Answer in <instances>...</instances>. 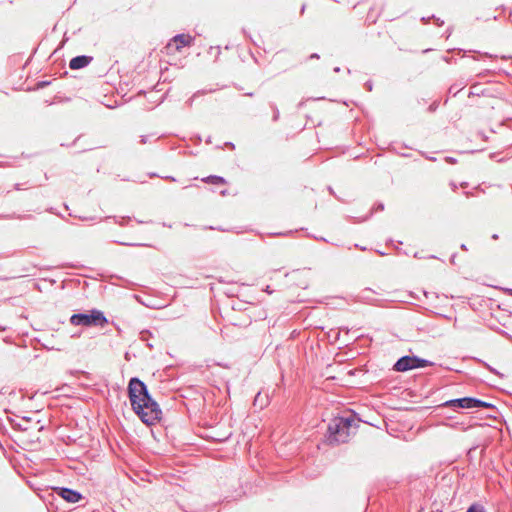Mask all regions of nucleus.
Masks as SVG:
<instances>
[{
    "label": "nucleus",
    "mask_w": 512,
    "mask_h": 512,
    "mask_svg": "<svg viewBox=\"0 0 512 512\" xmlns=\"http://www.w3.org/2000/svg\"><path fill=\"white\" fill-rule=\"evenodd\" d=\"M127 396L133 412L142 423L152 426L161 420L162 410L150 394L146 383L140 378H130L127 385Z\"/></svg>",
    "instance_id": "nucleus-1"
},
{
    "label": "nucleus",
    "mask_w": 512,
    "mask_h": 512,
    "mask_svg": "<svg viewBox=\"0 0 512 512\" xmlns=\"http://www.w3.org/2000/svg\"><path fill=\"white\" fill-rule=\"evenodd\" d=\"M357 428L358 424L352 415L334 417L327 426L326 443L331 446L346 443Z\"/></svg>",
    "instance_id": "nucleus-2"
},
{
    "label": "nucleus",
    "mask_w": 512,
    "mask_h": 512,
    "mask_svg": "<svg viewBox=\"0 0 512 512\" xmlns=\"http://www.w3.org/2000/svg\"><path fill=\"white\" fill-rule=\"evenodd\" d=\"M70 323L74 326L83 327H105L109 321L104 312L93 308L89 311L74 313L69 319Z\"/></svg>",
    "instance_id": "nucleus-3"
},
{
    "label": "nucleus",
    "mask_w": 512,
    "mask_h": 512,
    "mask_svg": "<svg viewBox=\"0 0 512 512\" xmlns=\"http://www.w3.org/2000/svg\"><path fill=\"white\" fill-rule=\"evenodd\" d=\"M434 366V362L421 358L417 355H404L394 363L392 370L395 372H408L413 369Z\"/></svg>",
    "instance_id": "nucleus-4"
},
{
    "label": "nucleus",
    "mask_w": 512,
    "mask_h": 512,
    "mask_svg": "<svg viewBox=\"0 0 512 512\" xmlns=\"http://www.w3.org/2000/svg\"><path fill=\"white\" fill-rule=\"evenodd\" d=\"M477 406H485L483 400L472 396H465L447 400L440 404L438 407L450 408L455 412H460L461 410L477 409Z\"/></svg>",
    "instance_id": "nucleus-5"
},
{
    "label": "nucleus",
    "mask_w": 512,
    "mask_h": 512,
    "mask_svg": "<svg viewBox=\"0 0 512 512\" xmlns=\"http://www.w3.org/2000/svg\"><path fill=\"white\" fill-rule=\"evenodd\" d=\"M195 38L189 34L179 33L173 36L168 44L166 50L168 52L176 51L180 52L184 47H190L194 44Z\"/></svg>",
    "instance_id": "nucleus-6"
},
{
    "label": "nucleus",
    "mask_w": 512,
    "mask_h": 512,
    "mask_svg": "<svg viewBox=\"0 0 512 512\" xmlns=\"http://www.w3.org/2000/svg\"><path fill=\"white\" fill-rule=\"evenodd\" d=\"M54 492L68 503H78L84 498L79 491L68 487H55Z\"/></svg>",
    "instance_id": "nucleus-7"
},
{
    "label": "nucleus",
    "mask_w": 512,
    "mask_h": 512,
    "mask_svg": "<svg viewBox=\"0 0 512 512\" xmlns=\"http://www.w3.org/2000/svg\"><path fill=\"white\" fill-rule=\"evenodd\" d=\"M93 60L92 56L89 55H77L73 57L69 62V68L71 70H79L87 67Z\"/></svg>",
    "instance_id": "nucleus-8"
},
{
    "label": "nucleus",
    "mask_w": 512,
    "mask_h": 512,
    "mask_svg": "<svg viewBox=\"0 0 512 512\" xmlns=\"http://www.w3.org/2000/svg\"><path fill=\"white\" fill-rule=\"evenodd\" d=\"M384 208H385V206H384L383 202H376L373 205V207L371 208L369 214H367L366 216H364V217H351V216H348V219L351 220L354 223H363V222H366L368 219H370V217L374 213L383 211Z\"/></svg>",
    "instance_id": "nucleus-9"
},
{
    "label": "nucleus",
    "mask_w": 512,
    "mask_h": 512,
    "mask_svg": "<svg viewBox=\"0 0 512 512\" xmlns=\"http://www.w3.org/2000/svg\"><path fill=\"white\" fill-rule=\"evenodd\" d=\"M8 421L10 422L13 429L17 431H28L30 429L29 424L31 423L30 417H22L20 421H17L14 418L8 417Z\"/></svg>",
    "instance_id": "nucleus-10"
},
{
    "label": "nucleus",
    "mask_w": 512,
    "mask_h": 512,
    "mask_svg": "<svg viewBox=\"0 0 512 512\" xmlns=\"http://www.w3.org/2000/svg\"><path fill=\"white\" fill-rule=\"evenodd\" d=\"M473 96H478V97L479 96H491V93L487 89L481 88L480 83H474L471 85L470 91L468 94V97H473Z\"/></svg>",
    "instance_id": "nucleus-11"
},
{
    "label": "nucleus",
    "mask_w": 512,
    "mask_h": 512,
    "mask_svg": "<svg viewBox=\"0 0 512 512\" xmlns=\"http://www.w3.org/2000/svg\"><path fill=\"white\" fill-rule=\"evenodd\" d=\"M204 183L213 184V185H224L227 183L226 179L222 176L218 175H209L207 177L202 178Z\"/></svg>",
    "instance_id": "nucleus-12"
},
{
    "label": "nucleus",
    "mask_w": 512,
    "mask_h": 512,
    "mask_svg": "<svg viewBox=\"0 0 512 512\" xmlns=\"http://www.w3.org/2000/svg\"><path fill=\"white\" fill-rule=\"evenodd\" d=\"M483 403L485 404V406H477V410L479 409H487L489 410L491 413L487 414V417L488 418H492V419H497V413H498V409L497 407L490 403V402H486L483 400Z\"/></svg>",
    "instance_id": "nucleus-13"
},
{
    "label": "nucleus",
    "mask_w": 512,
    "mask_h": 512,
    "mask_svg": "<svg viewBox=\"0 0 512 512\" xmlns=\"http://www.w3.org/2000/svg\"><path fill=\"white\" fill-rule=\"evenodd\" d=\"M465 86L466 81H464L463 79L459 80L449 87L448 93L453 96H456L460 91H462L465 88Z\"/></svg>",
    "instance_id": "nucleus-14"
},
{
    "label": "nucleus",
    "mask_w": 512,
    "mask_h": 512,
    "mask_svg": "<svg viewBox=\"0 0 512 512\" xmlns=\"http://www.w3.org/2000/svg\"><path fill=\"white\" fill-rule=\"evenodd\" d=\"M212 92H214V90H213V89H209V90L201 89V90H198V91H196V92H195V93H194V94H193V95H192V96H191V97H190V98L185 102V104H186V106H187V107H189V108H190V107H192V106H193L194 101H195L198 97L203 96V95H206L207 93H212Z\"/></svg>",
    "instance_id": "nucleus-15"
},
{
    "label": "nucleus",
    "mask_w": 512,
    "mask_h": 512,
    "mask_svg": "<svg viewBox=\"0 0 512 512\" xmlns=\"http://www.w3.org/2000/svg\"><path fill=\"white\" fill-rule=\"evenodd\" d=\"M267 404H268L267 395L262 396L261 392H258L254 398L253 405L255 407H259L260 409H263Z\"/></svg>",
    "instance_id": "nucleus-16"
},
{
    "label": "nucleus",
    "mask_w": 512,
    "mask_h": 512,
    "mask_svg": "<svg viewBox=\"0 0 512 512\" xmlns=\"http://www.w3.org/2000/svg\"><path fill=\"white\" fill-rule=\"evenodd\" d=\"M153 338V334L151 331L149 330H142L139 334V339L142 341V342H146V345L147 347H149L150 349L153 348V344L150 343V339Z\"/></svg>",
    "instance_id": "nucleus-17"
},
{
    "label": "nucleus",
    "mask_w": 512,
    "mask_h": 512,
    "mask_svg": "<svg viewBox=\"0 0 512 512\" xmlns=\"http://www.w3.org/2000/svg\"><path fill=\"white\" fill-rule=\"evenodd\" d=\"M466 512H486V510L482 504L473 503L467 508Z\"/></svg>",
    "instance_id": "nucleus-18"
},
{
    "label": "nucleus",
    "mask_w": 512,
    "mask_h": 512,
    "mask_svg": "<svg viewBox=\"0 0 512 512\" xmlns=\"http://www.w3.org/2000/svg\"><path fill=\"white\" fill-rule=\"evenodd\" d=\"M270 107H271V109H272V111H273L272 120H273L274 122H276V121H278V120H279L280 112H279V110H278V108H277L276 104H274V103H270Z\"/></svg>",
    "instance_id": "nucleus-19"
},
{
    "label": "nucleus",
    "mask_w": 512,
    "mask_h": 512,
    "mask_svg": "<svg viewBox=\"0 0 512 512\" xmlns=\"http://www.w3.org/2000/svg\"><path fill=\"white\" fill-rule=\"evenodd\" d=\"M484 367L489 370L490 372L494 373L495 375L497 376H500V377H503V374L500 373L498 370H496L495 368H493L492 366H490L488 363L486 362H482Z\"/></svg>",
    "instance_id": "nucleus-20"
},
{
    "label": "nucleus",
    "mask_w": 512,
    "mask_h": 512,
    "mask_svg": "<svg viewBox=\"0 0 512 512\" xmlns=\"http://www.w3.org/2000/svg\"><path fill=\"white\" fill-rule=\"evenodd\" d=\"M50 83H51V82H50V81H48V80H41V81H39V82L36 84V88H37V89H43V88H45V87L49 86V85H50Z\"/></svg>",
    "instance_id": "nucleus-21"
},
{
    "label": "nucleus",
    "mask_w": 512,
    "mask_h": 512,
    "mask_svg": "<svg viewBox=\"0 0 512 512\" xmlns=\"http://www.w3.org/2000/svg\"><path fill=\"white\" fill-rule=\"evenodd\" d=\"M438 105H439L438 101H434V102H432V103L429 105V107H428V111H429V112H431V113H432V112H435V111L437 110V108H438Z\"/></svg>",
    "instance_id": "nucleus-22"
},
{
    "label": "nucleus",
    "mask_w": 512,
    "mask_h": 512,
    "mask_svg": "<svg viewBox=\"0 0 512 512\" xmlns=\"http://www.w3.org/2000/svg\"><path fill=\"white\" fill-rule=\"evenodd\" d=\"M492 74H494V72H493V71L486 69V70H484V71L480 72L477 76H478L479 78H484L485 76H487V75H492Z\"/></svg>",
    "instance_id": "nucleus-23"
},
{
    "label": "nucleus",
    "mask_w": 512,
    "mask_h": 512,
    "mask_svg": "<svg viewBox=\"0 0 512 512\" xmlns=\"http://www.w3.org/2000/svg\"><path fill=\"white\" fill-rule=\"evenodd\" d=\"M364 87L367 91L371 92L373 90V82L371 80L366 81Z\"/></svg>",
    "instance_id": "nucleus-24"
},
{
    "label": "nucleus",
    "mask_w": 512,
    "mask_h": 512,
    "mask_svg": "<svg viewBox=\"0 0 512 512\" xmlns=\"http://www.w3.org/2000/svg\"><path fill=\"white\" fill-rule=\"evenodd\" d=\"M477 135L479 137H481V139L485 142H487L489 140V137L483 132V131H478L477 132Z\"/></svg>",
    "instance_id": "nucleus-25"
},
{
    "label": "nucleus",
    "mask_w": 512,
    "mask_h": 512,
    "mask_svg": "<svg viewBox=\"0 0 512 512\" xmlns=\"http://www.w3.org/2000/svg\"><path fill=\"white\" fill-rule=\"evenodd\" d=\"M432 18L434 19L435 24H436L437 26H442V25L444 24V21H443V20H441L440 18H437L435 15H432Z\"/></svg>",
    "instance_id": "nucleus-26"
},
{
    "label": "nucleus",
    "mask_w": 512,
    "mask_h": 512,
    "mask_svg": "<svg viewBox=\"0 0 512 512\" xmlns=\"http://www.w3.org/2000/svg\"><path fill=\"white\" fill-rule=\"evenodd\" d=\"M130 220H131V218L129 216L128 217H123L122 221L119 222V225L120 226H125Z\"/></svg>",
    "instance_id": "nucleus-27"
},
{
    "label": "nucleus",
    "mask_w": 512,
    "mask_h": 512,
    "mask_svg": "<svg viewBox=\"0 0 512 512\" xmlns=\"http://www.w3.org/2000/svg\"><path fill=\"white\" fill-rule=\"evenodd\" d=\"M445 161L449 164H455L457 162L455 158L449 156L445 157Z\"/></svg>",
    "instance_id": "nucleus-28"
},
{
    "label": "nucleus",
    "mask_w": 512,
    "mask_h": 512,
    "mask_svg": "<svg viewBox=\"0 0 512 512\" xmlns=\"http://www.w3.org/2000/svg\"><path fill=\"white\" fill-rule=\"evenodd\" d=\"M372 8L368 12L367 20H369L371 23H375L376 19L372 18Z\"/></svg>",
    "instance_id": "nucleus-29"
},
{
    "label": "nucleus",
    "mask_w": 512,
    "mask_h": 512,
    "mask_svg": "<svg viewBox=\"0 0 512 512\" xmlns=\"http://www.w3.org/2000/svg\"><path fill=\"white\" fill-rule=\"evenodd\" d=\"M148 138L149 136L148 135H142L140 136V143L141 144H146L148 142Z\"/></svg>",
    "instance_id": "nucleus-30"
},
{
    "label": "nucleus",
    "mask_w": 512,
    "mask_h": 512,
    "mask_svg": "<svg viewBox=\"0 0 512 512\" xmlns=\"http://www.w3.org/2000/svg\"><path fill=\"white\" fill-rule=\"evenodd\" d=\"M224 145H225V147H227V148H229V149H231V150H234V149H235V145H234V143H233V142L227 141V142H225V144H224Z\"/></svg>",
    "instance_id": "nucleus-31"
},
{
    "label": "nucleus",
    "mask_w": 512,
    "mask_h": 512,
    "mask_svg": "<svg viewBox=\"0 0 512 512\" xmlns=\"http://www.w3.org/2000/svg\"><path fill=\"white\" fill-rule=\"evenodd\" d=\"M421 154H422V155H423L427 160H429V161H433V162H434V161H436V160H437V158H436V157L428 156V155H426L424 152H422Z\"/></svg>",
    "instance_id": "nucleus-32"
},
{
    "label": "nucleus",
    "mask_w": 512,
    "mask_h": 512,
    "mask_svg": "<svg viewBox=\"0 0 512 512\" xmlns=\"http://www.w3.org/2000/svg\"><path fill=\"white\" fill-rule=\"evenodd\" d=\"M162 178L170 182H176V178L173 176H163Z\"/></svg>",
    "instance_id": "nucleus-33"
},
{
    "label": "nucleus",
    "mask_w": 512,
    "mask_h": 512,
    "mask_svg": "<svg viewBox=\"0 0 512 512\" xmlns=\"http://www.w3.org/2000/svg\"><path fill=\"white\" fill-rule=\"evenodd\" d=\"M320 58V55L318 53H312L310 56H309V59H319Z\"/></svg>",
    "instance_id": "nucleus-34"
},
{
    "label": "nucleus",
    "mask_w": 512,
    "mask_h": 512,
    "mask_svg": "<svg viewBox=\"0 0 512 512\" xmlns=\"http://www.w3.org/2000/svg\"><path fill=\"white\" fill-rule=\"evenodd\" d=\"M452 51H457L458 53H463V56L466 54V51L461 48H454Z\"/></svg>",
    "instance_id": "nucleus-35"
},
{
    "label": "nucleus",
    "mask_w": 512,
    "mask_h": 512,
    "mask_svg": "<svg viewBox=\"0 0 512 512\" xmlns=\"http://www.w3.org/2000/svg\"><path fill=\"white\" fill-rule=\"evenodd\" d=\"M443 60L447 63H451L453 61V58L445 56L443 57Z\"/></svg>",
    "instance_id": "nucleus-36"
},
{
    "label": "nucleus",
    "mask_w": 512,
    "mask_h": 512,
    "mask_svg": "<svg viewBox=\"0 0 512 512\" xmlns=\"http://www.w3.org/2000/svg\"><path fill=\"white\" fill-rule=\"evenodd\" d=\"M242 32L244 33V35H245L247 38H249V40H251V41H252V37H251V35H250V34H248V33H247V31H246L245 29H242Z\"/></svg>",
    "instance_id": "nucleus-37"
},
{
    "label": "nucleus",
    "mask_w": 512,
    "mask_h": 512,
    "mask_svg": "<svg viewBox=\"0 0 512 512\" xmlns=\"http://www.w3.org/2000/svg\"><path fill=\"white\" fill-rule=\"evenodd\" d=\"M148 176H149L150 178L160 177L157 173H154V172L149 173V174H148Z\"/></svg>",
    "instance_id": "nucleus-38"
},
{
    "label": "nucleus",
    "mask_w": 512,
    "mask_h": 512,
    "mask_svg": "<svg viewBox=\"0 0 512 512\" xmlns=\"http://www.w3.org/2000/svg\"><path fill=\"white\" fill-rule=\"evenodd\" d=\"M501 58L504 60L510 59L511 60L510 67H512V56H502Z\"/></svg>",
    "instance_id": "nucleus-39"
},
{
    "label": "nucleus",
    "mask_w": 512,
    "mask_h": 512,
    "mask_svg": "<svg viewBox=\"0 0 512 512\" xmlns=\"http://www.w3.org/2000/svg\"><path fill=\"white\" fill-rule=\"evenodd\" d=\"M485 148H481V149H476V150H470L469 153H476V152H481V151H484Z\"/></svg>",
    "instance_id": "nucleus-40"
},
{
    "label": "nucleus",
    "mask_w": 512,
    "mask_h": 512,
    "mask_svg": "<svg viewBox=\"0 0 512 512\" xmlns=\"http://www.w3.org/2000/svg\"><path fill=\"white\" fill-rule=\"evenodd\" d=\"M328 191H329V193H330L331 195H333V196H335V197H336L335 192H334V190L332 189V187H330V186H329V187H328Z\"/></svg>",
    "instance_id": "nucleus-41"
},
{
    "label": "nucleus",
    "mask_w": 512,
    "mask_h": 512,
    "mask_svg": "<svg viewBox=\"0 0 512 512\" xmlns=\"http://www.w3.org/2000/svg\"><path fill=\"white\" fill-rule=\"evenodd\" d=\"M501 333L505 335L507 338L512 339V337L504 330H501Z\"/></svg>",
    "instance_id": "nucleus-42"
},
{
    "label": "nucleus",
    "mask_w": 512,
    "mask_h": 512,
    "mask_svg": "<svg viewBox=\"0 0 512 512\" xmlns=\"http://www.w3.org/2000/svg\"><path fill=\"white\" fill-rule=\"evenodd\" d=\"M477 449V446L471 447L468 451V455H470L473 451Z\"/></svg>",
    "instance_id": "nucleus-43"
},
{
    "label": "nucleus",
    "mask_w": 512,
    "mask_h": 512,
    "mask_svg": "<svg viewBox=\"0 0 512 512\" xmlns=\"http://www.w3.org/2000/svg\"><path fill=\"white\" fill-rule=\"evenodd\" d=\"M491 238H492L493 240H498V239H499V235L495 233V234H493V235L491 236Z\"/></svg>",
    "instance_id": "nucleus-44"
},
{
    "label": "nucleus",
    "mask_w": 512,
    "mask_h": 512,
    "mask_svg": "<svg viewBox=\"0 0 512 512\" xmlns=\"http://www.w3.org/2000/svg\"><path fill=\"white\" fill-rule=\"evenodd\" d=\"M460 248H461L463 251H467V250H468V248H467V246H466L465 244H461V245H460Z\"/></svg>",
    "instance_id": "nucleus-45"
},
{
    "label": "nucleus",
    "mask_w": 512,
    "mask_h": 512,
    "mask_svg": "<svg viewBox=\"0 0 512 512\" xmlns=\"http://www.w3.org/2000/svg\"><path fill=\"white\" fill-rule=\"evenodd\" d=\"M429 19H430L429 17H428V18L423 17V18L421 19V21H422L424 24H426V23H428Z\"/></svg>",
    "instance_id": "nucleus-46"
},
{
    "label": "nucleus",
    "mask_w": 512,
    "mask_h": 512,
    "mask_svg": "<svg viewBox=\"0 0 512 512\" xmlns=\"http://www.w3.org/2000/svg\"><path fill=\"white\" fill-rule=\"evenodd\" d=\"M81 220H93V217H80Z\"/></svg>",
    "instance_id": "nucleus-47"
},
{
    "label": "nucleus",
    "mask_w": 512,
    "mask_h": 512,
    "mask_svg": "<svg viewBox=\"0 0 512 512\" xmlns=\"http://www.w3.org/2000/svg\"><path fill=\"white\" fill-rule=\"evenodd\" d=\"M376 252H377L379 255H381V256H385V255H386V253H385V252L380 251V250H377Z\"/></svg>",
    "instance_id": "nucleus-48"
},
{
    "label": "nucleus",
    "mask_w": 512,
    "mask_h": 512,
    "mask_svg": "<svg viewBox=\"0 0 512 512\" xmlns=\"http://www.w3.org/2000/svg\"><path fill=\"white\" fill-rule=\"evenodd\" d=\"M245 96H248V97H253L254 96V93L253 92H248L245 94Z\"/></svg>",
    "instance_id": "nucleus-49"
},
{
    "label": "nucleus",
    "mask_w": 512,
    "mask_h": 512,
    "mask_svg": "<svg viewBox=\"0 0 512 512\" xmlns=\"http://www.w3.org/2000/svg\"><path fill=\"white\" fill-rule=\"evenodd\" d=\"M455 257H456V254H453V255L451 256L450 261H451L452 263H454V261H455Z\"/></svg>",
    "instance_id": "nucleus-50"
},
{
    "label": "nucleus",
    "mask_w": 512,
    "mask_h": 512,
    "mask_svg": "<svg viewBox=\"0 0 512 512\" xmlns=\"http://www.w3.org/2000/svg\"><path fill=\"white\" fill-rule=\"evenodd\" d=\"M483 56H486V57H491V58H492V57H495L494 55H492V54H489V53H484V54H483Z\"/></svg>",
    "instance_id": "nucleus-51"
},
{
    "label": "nucleus",
    "mask_w": 512,
    "mask_h": 512,
    "mask_svg": "<svg viewBox=\"0 0 512 512\" xmlns=\"http://www.w3.org/2000/svg\"><path fill=\"white\" fill-rule=\"evenodd\" d=\"M355 247L361 249V250H366V247H363V246H359L358 244L355 245Z\"/></svg>",
    "instance_id": "nucleus-52"
},
{
    "label": "nucleus",
    "mask_w": 512,
    "mask_h": 512,
    "mask_svg": "<svg viewBox=\"0 0 512 512\" xmlns=\"http://www.w3.org/2000/svg\"><path fill=\"white\" fill-rule=\"evenodd\" d=\"M446 35H447V37H449L451 35V29L450 28L447 29Z\"/></svg>",
    "instance_id": "nucleus-53"
},
{
    "label": "nucleus",
    "mask_w": 512,
    "mask_h": 512,
    "mask_svg": "<svg viewBox=\"0 0 512 512\" xmlns=\"http://www.w3.org/2000/svg\"><path fill=\"white\" fill-rule=\"evenodd\" d=\"M446 35H447V37H449L451 35V29L450 28L447 29Z\"/></svg>",
    "instance_id": "nucleus-54"
},
{
    "label": "nucleus",
    "mask_w": 512,
    "mask_h": 512,
    "mask_svg": "<svg viewBox=\"0 0 512 512\" xmlns=\"http://www.w3.org/2000/svg\"><path fill=\"white\" fill-rule=\"evenodd\" d=\"M333 70H334V72L338 73V72H340V67L337 66Z\"/></svg>",
    "instance_id": "nucleus-55"
},
{
    "label": "nucleus",
    "mask_w": 512,
    "mask_h": 512,
    "mask_svg": "<svg viewBox=\"0 0 512 512\" xmlns=\"http://www.w3.org/2000/svg\"><path fill=\"white\" fill-rule=\"evenodd\" d=\"M506 291L508 292V294H509V295H511V296H512V289H511V288L506 289Z\"/></svg>",
    "instance_id": "nucleus-56"
},
{
    "label": "nucleus",
    "mask_w": 512,
    "mask_h": 512,
    "mask_svg": "<svg viewBox=\"0 0 512 512\" xmlns=\"http://www.w3.org/2000/svg\"><path fill=\"white\" fill-rule=\"evenodd\" d=\"M305 7H306L305 4H303L302 7H301V13H304Z\"/></svg>",
    "instance_id": "nucleus-57"
},
{
    "label": "nucleus",
    "mask_w": 512,
    "mask_h": 512,
    "mask_svg": "<svg viewBox=\"0 0 512 512\" xmlns=\"http://www.w3.org/2000/svg\"><path fill=\"white\" fill-rule=\"evenodd\" d=\"M303 105H304V102H303V101H301V102L298 104V108H301Z\"/></svg>",
    "instance_id": "nucleus-58"
},
{
    "label": "nucleus",
    "mask_w": 512,
    "mask_h": 512,
    "mask_svg": "<svg viewBox=\"0 0 512 512\" xmlns=\"http://www.w3.org/2000/svg\"><path fill=\"white\" fill-rule=\"evenodd\" d=\"M401 156H403V157H410V154L403 153V154H401Z\"/></svg>",
    "instance_id": "nucleus-59"
},
{
    "label": "nucleus",
    "mask_w": 512,
    "mask_h": 512,
    "mask_svg": "<svg viewBox=\"0 0 512 512\" xmlns=\"http://www.w3.org/2000/svg\"><path fill=\"white\" fill-rule=\"evenodd\" d=\"M226 194H227V190L221 191V195H226Z\"/></svg>",
    "instance_id": "nucleus-60"
},
{
    "label": "nucleus",
    "mask_w": 512,
    "mask_h": 512,
    "mask_svg": "<svg viewBox=\"0 0 512 512\" xmlns=\"http://www.w3.org/2000/svg\"><path fill=\"white\" fill-rule=\"evenodd\" d=\"M205 229H211V230H214V229H216V228H215V227H213V226H209V227H206Z\"/></svg>",
    "instance_id": "nucleus-61"
},
{
    "label": "nucleus",
    "mask_w": 512,
    "mask_h": 512,
    "mask_svg": "<svg viewBox=\"0 0 512 512\" xmlns=\"http://www.w3.org/2000/svg\"><path fill=\"white\" fill-rule=\"evenodd\" d=\"M206 142H207V143H211V139H210V137H208V138H207Z\"/></svg>",
    "instance_id": "nucleus-62"
},
{
    "label": "nucleus",
    "mask_w": 512,
    "mask_h": 512,
    "mask_svg": "<svg viewBox=\"0 0 512 512\" xmlns=\"http://www.w3.org/2000/svg\"><path fill=\"white\" fill-rule=\"evenodd\" d=\"M423 294H424L426 297H427V295H428L427 291H425V290L423 291Z\"/></svg>",
    "instance_id": "nucleus-63"
},
{
    "label": "nucleus",
    "mask_w": 512,
    "mask_h": 512,
    "mask_svg": "<svg viewBox=\"0 0 512 512\" xmlns=\"http://www.w3.org/2000/svg\"><path fill=\"white\" fill-rule=\"evenodd\" d=\"M387 243H393V239H389Z\"/></svg>",
    "instance_id": "nucleus-64"
}]
</instances>
